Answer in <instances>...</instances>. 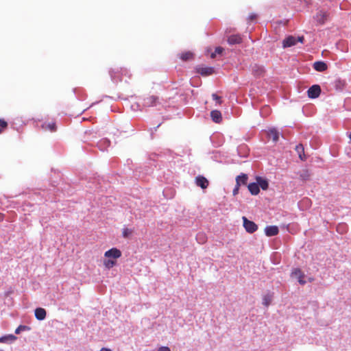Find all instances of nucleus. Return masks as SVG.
I'll return each instance as SVG.
<instances>
[{"label": "nucleus", "mask_w": 351, "mask_h": 351, "mask_svg": "<svg viewBox=\"0 0 351 351\" xmlns=\"http://www.w3.org/2000/svg\"><path fill=\"white\" fill-rule=\"evenodd\" d=\"M265 305H267V306L269 304V303H268L267 300H265Z\"/></svg>", "instance_id": "58836bf2"}, {"label": "nucleus", "mask_w": 351, "mask_h": 351, "mask_svg": "<svg viewBox=\"0 0 351 351\" xmlns=\"http://www.w3.org/2000/svg\"><path fill=\"white\" fill-rule=\"evenodd\" d=\"M210 117L212 120L217 123H219L222 121L221 113L219 110H212L210 112Z\"/></svg>", "instance_id": "ddd939ff"}, {"label": "nucleus", "mask_w": 351, "mask_h": 351, "mask_svg": "<svg viewBox=\"0 0 351 351\" xmlns=\"http://www.w3.org/2000/svg\"><path fill=\"white\" fill-rule=\"evenodd\" d=\"M240 186L241 185H238L237 183L236 184V186H235L234 189H233V192H232L234 195H236L237 194H238Z\"/></svg>", "instance_id": "f704fd0d"}, {"label": "nucleus", "mask_w": 351, "mask_h": 351, "mask_svg": "<svg viewBox=\"0 0 351 351\" xmlns=\"http://www.w3.org/2000/svg\"><path fill=\"white\" fill-rule=\"evenodd\" d=\"M101 143H104V145H106V146H109V145H110V141H108V139H106V138H105V139H103V140L100 141V142H99V147H101Z\"/></svg>", "instance_id": "473e14b6"}, {"label": "nucleus", "mask_w": 351, "mask_h": 351, "mask_svg": "<svg viewBox=\"0 0 351 351\" xmlns=\"http://www.w3.org/2000/svg\"><path fill=\"white\" fill-rule=\"evenodd\" d=\"M223 50H224V49H223V47H216L215 52L216 53V54H217H217H221V53H223Z\"/></svg>", "instance_id": "72a5a7b5"}, {"label": "nucleus", "mask_w": 351, "mask_h": 351, "mask_svg": "<svg viewBox=\"0 0 351 351\" xmlns=\"http://www.w3.org/2000/svg\"><path fill=\"white\" fill-rule=\"evenodd\" d=\"M279 230L276 226H269L265 228V233L267 237L276 236Z\"/></svg>", "instance_id": "9b49d317"}, {"label": "nucleus", "mask_w": 351, "mask_h": 351, "mask_svg": "<svg viewBox=\"0 0 351 351\" xmlns=\"http://www.w3.org/2000/svg\"><path fill=\"white\" fill-rule=\"evenodd\" d=\"M158 104V97L156 95H149L144 98L143 106L145 107L155 106Z\"/></svg>", "instance_id": "39448f33"}, {"label": "nucleus", "mask_w": 351, "mask_h": 351, "mask_svg": "<svg viewBox=\"0 0 351 351\" xmlns=\"http://www.w3.org/2000/svg\"><path fill=\"white\" fill-rule=\"evenodd\" d=\"M300 178L302 181L308 180L311 176V173L308 169H302L299 173Z\"/></svg>", "instance_id": "4be33fe9"}, {"label": "nucleus", "mask_w": 351, "mask_h": 351, "mask_svg": "<svg viewBox=\"0 0 351 351\" xmlns=\"http://www.w3.org/2000/svg\"><path fill=\"white\" fill-rule=\"evenodd\" d=\"M247 179H248V177H247V174L241 173V175H239L237 177L236 182L238 184V185L246 184Z\"/></svg>", "instance_id": "aec40b11"}, {"label": "nucleus", "mask_w": 351, "mask_h": 351, "mask_svg": "<svg viewBox=\"0 0 351 351\" xmlns=\"http://www.w3.org/2000/svg\"><path fill=\"white\" fill-rule=\"evenodd\" d=\"M243 222V227L245 230L249 233H253L258 229V226L252 221H250L246 217H242Z\"/></svg>", "instance_id": "20e7f679"}, {"label": "nucleus", "mask_w": 351, "mask_h": 351, "mask_svg": "<svg viewBox=\"0 0 351 351\" xmlns=\"http://www.w3.org/2000/svg\"><path fill=\"white\" fill-rule=\"evenodd\" d=\"M16 339V337L13 335H8L0 337V343H6L9 341H14Z\"/></svg>", "instance_id": "a878e982"}, {"label": "nucleus", "mask_w": 351, "mask_h": 351, "mask_svg": "<svg viewBox=\"0 0 351 351\" xmlns=\"http://www.w3.org/2000/svg\"><path fill=\"white\" fill-rule=\"evenodd\" d=\"M132 234V230L129 228H123L122 235L124 238L129 237Z\"/></svg>", "instance_id": "bb28decb"}, {"label": "nucleus", "mask_w": 351, "mask_h": 351, "mask_svg": "<svg viewBox=\"0 0 351 351\" xmlns=\"http://www.w3.org/2000/svg\"><path fill=\"white\" fill-rule=\"evenodd\" d=\"M180 58L183 61H189L193 58V53L191 51H186L180 54Z\"/></svg>", "instance_id": "b1692460"}, {"label": "nucleus", "mask_w": 351, "mask_h": 351, "mask_svg": "<svg viewBox=\"0 0 351 351\" xmlns=\"http://www.w3.org/2000/svg\"><path fill=\"white\" fill-rule=\"evenodd\" d=\"M340 226L337 227V230L339 231V229L340 228Z\"/></svg>", "instance_id": "ea45409f"}, {"label": "nucleus", "mask_w": 351, "mask_h": 351, "mask_svg": "<svg viewBox=\"0 0 351 351\" xmlns=\"http://www.w3.org/2000/svg\"><path fill=\"white\" fill-rule=\"evenodd\" d=\"M195 184L202 189H206L208 186L209 182L203 176H198L195 178Z\"/></svg>", "instance_id": "1a4fd4ad"}, {"label": "nucleus", "mask_w": 351, "mask_h": 351, "mask_svg": "<svg viewBox=\"0 0 351 351\" xmlns=\"http://www.w3.org/2000/svg\"><path fill=\"white\" fill-rule=\"evenodd\" d=\"M110 73L112 78L114 80L120 82H122L123 80L127 81V80L125 79L123 77L128 75V71L125 69H120V71H119L118 69L117 71L112 70L110 71Z\"/></svg>", "instance_id": "7ed1b4c3"}, {"label": "nucleus", "mask_w": 351, "mask_h": 351, "mask_svg": "<svg viewBox=\"0 0 351 351\" xmlns=\"http://www.w3.org/2000/svg\"><path fill=\"white\" fill-rule=\"evenodd\" d=\"M313 68L315 70L322 72L327 69L328 66L327 64L322 61H317L314 62L313 64Z\"/></svg>", "instance_id": "2eb2a0df"}, {"label": "nucleus", "mask_w": 351, "mask_h": 351, "mask_svg": "<svg viewBox=\"0 0 351 351\" xmlns=\"http://www.w3.org/2000/svg\"><path fill=\"white\" fill-rule=\"evenodd\" d=\"M158 351H171L170 348L167 346H162L158 348Z\"/></svg>", "instance_id": "e433bc0d"}, {"label": "nucleus", "mask_w": 351, "mask_h": 351, "mask_svg": "<svg viewBox=\"0 0 351 351\" xmlns=\"http://www.w3.org/2000/svg\"><path fill=\"white\" fill-rule=\"evenodd\" d=\"M242 38L239 35H232L228 37V42L230 45L241 43Z\"/></svg>", "instance_id": "6ab92c4d"}, {"label": "nucleus", "mask_w": 351, "mask_h": 351, "mask_svg": "<svg viewBox=\"0 0 351 351\" xmlns=\"http://www.w3.org/2000/svg\"><path fill=\"white\" fill-rule=\"evenodd\" d=\"M121 252L119 249L113 247L106 251L104 254V256L106 258L117 259L121 256Z\"/></svg>", "instance_id": "423d86ee"}, {"label": "nucleus", "mask_w": 351, "mask_h": 351, "mask_svg": "<svg viewBox=\"0 0 351 351\" xmlns=\"http://www.w3.org/2000/svg\"><path fill=\"white\" fill-rule=\"evenodd\" d=\"M257 19V14H254V13H252L249 15L248 16V20L250 21H252L254 20H256Z\"/></svg>", "instance_id": "2f4dec72"}, {"label": "nucleus", "mask_w": 351, "mask_h": 351, "mask_svg": "<svg viewBox=\"0 0 351 351\" xmlns=\"http://www.w3.org/2000/svg\"><path fill=\"white\" fill-rule=\"evenodd\" d=\"M27 327L25 326L20 325L16 330L15 333L19 334L21 330H24Z\"/></svg>", "instance_id": "7c9ffc66"}, {"label": "nucleus", "mask_w": 351, "mask_h": 351, "mask_svg": "<svg viewBox=\"0 0 351 351\" xmlns=\"http://www.w3.org/2000/svg\"><path fill=\"white\" fill-rule=\"evenodd\" d=\"M7 128L8 123L3 119H0V134Z\"/></svg>", "instance_id": "cd10ccee"}, {"label": "nucleus", "mask_w": 351, "mask_h": 351, "mask_svg": "<svg viewBox=\"0 0 351 351\" xmlns=\"http://www.w3.org/2000/svg\"><path fill=\"white\" fill-rule=\"evenodd\" d=\"M304 40V36L295 37L293 36H289L282 42V47L284 48L290 47L295 45L298 42L303 43Z\"/></svg>", "instance_id": "f03ea898"}, {"label": "nucleus", "mask_w": 351, "mask_h": 351, "mask_svg": "<svg viewBox=\"0 0 351 351\" xmlns=\"http://www.w3.org/2000/svg\"><path fill=\"white\" fill-rule=\"evenodd\" d=\"M321 93V88L319 85H313L309 88L307 94L309 98L315 99L319 96Z\"/></svg>", "instance_id": "0eeeda50"}, {"label": "nucleus", "mask_w": 351, "mask_h": 351, "mask_svg": "<svg viewBox=\"0 0 351 351\" xmlns=\"http://www.w3.org/2000/svg\"><path fill=\"white\" fill-rule=\"evenodd\" d=\"M205 236L203 234H199L197 236V239L200 240L202 243L204 242Z\"/></svg>", "instance_id": "c9c22d12"}, {"label": "nucleus", "mask_w": 351, "mask_h": 351, "mask_svg": "<svg viewBox=\"0 0 351 351\" xmlns=\"http://www.w3.org/2000/svg\"><path fill=\"white\" fill-rule=\"evenodd\" d=\"M256 183L259 188L261 187L263 190H267L268 189L269 183L267 180L261 177H256Z\"/></svg>", "instance_id": "f3484780"}, {"label": "nucleus", "mask_w": 351, "mask_h": 351, "mask_svg": "<svg viewBox=\"0 0 351 351\" xmlns=\"http://www.w3.org/2000/svg\"><path fill=\"white\" fill-rule=\"evenodd\" d=\"M107 258L108 259H106L104 261V265L106 268L110 269L116 265V259L110 258Z\"/></svg>", "instance_id": "393cba45"}, {"label": "nucleus", "mask_w": 351, "mask_h": 351, "mask_svg": "<svg viewBox=\"0 0 351 351\" xmlns=\"http://www.w3.org/2000/svg\"><path fill=\"white\" fill-rule=\"evenodd\" d=\"M46 311L43 308H37L35 310V317L38 320H43L46 317Z\"/></svg>", "instance_id": "dca6fc26"}, {"label": "nucleus", "mask_w": 351, "mask_h": 351, "mask_svg": "<svg viewBox=\"0 0 351 351\" xmlns=\"http://www.w3.org/2000/svg\"><path fill=\"white\" fill-rule=\"evenodd\" d=\"M215 56H216V53L215 52L212 53L211 55H210L211 58H215Z\"/></svg>", "instance_id": "4c0bfd02"}, {"label": "nucleus", "mask_w": 351, "mask_h": 351, "mask_svg": "<svg viewBox=\"0 0 351 351\" xmlns=\"http://www.w3.org/2000/svg\"><path fill=\"white\" fill-rule=\"evenodd\" d=\"M41 127L45 130H49L51 132H55L56 130V125L54 122L48 123H45L42 125Z\"/></svg>", "instance_id": "5701e85b"}, {"label": "nucleus", "mask_w": 351, "mask_h": 351, "mask_svg": "<svg viewBox=\"0 0 351 351\" xmlns=\"http://www.w3.org/2000/svg\"><path fill=\"white\" fill-rule=\"evenodd\" d=\"M247 188L252 195H256L260 192L259 186L256 182L250 183Z\"/></svg>", "instance_id": "a211bd4d"}, {"label": "nucleus", "mask_w": 351, "mask_h": 351, "mask_svg": "<svg viewBox=\"0 0 351 351\" xmlns=\"http://www.w3.org/2000/svg\"><path fill=\"white\" fill-rule=\"evenodd\" d=\"M349 137L351 139V133L350 134Z\"/></svg>", "instance_id": "a19ab883"}, {"label": "nucleus", "mask_w": 351, "mask_h": 351, "mask_svg": "<svg viewBox=\"0 0 351 351\" xmlns=\"http://www.w3.org/2000/svg\"><path fill=\"white\" fill-rule=\"evenodd\" d=\"M252 72L255 77H259L264 75L265 69L262 66L254 64L252 66Z\"/></svg>", "instance_id": "9d476101"}, {"label": "nucleus", "mask_w": 351, "mask_h": 351, "mask_svg": "<svg viewBox=\"0 0 351 351\" xmlns=\"http://www.w3.org/2000/svg\"><path fill=\"white\" fill-rule=\"evenodd\" d=\"M330 14L328 11L319 10L313 16L314 20L318 25H324L329 19Z\"/></svg>", "instance_id": "f257e3e1"}, {"label": "nucleus", "mask_w": 351, "mask_h": 351, "mask_svg": "<svg viewBox=\"0 0 351 351\" xmlns=\"http://www.w3.org/2000/svg\"><path fill=\"white\" fill-rule=\"evenodd\" d=\"M197 72L202 75L207 76L214 73V69L213 67H199Z\"/></svg>", "instance_id": "4468645a"}, {"label": "nucleus", "mask_w": 351, "mask_h": 351, "mask_svg": "<svg viewBox=\"0 0 351 351\" xmlns=\"http://www.w3.org/2000/svg\"><path fill=\"white\" fill-rule=\"evenodd\" d=\"M270 110V108L267 106H265L261 109V114L263 116L266 117L269 114Z\"/></svg>", "instance_id": "c85d7f7f"}, {"label": "nucleus", "mask_w": 351, "mask_h": 351, "mask_svg": "<svg viewBox=\"0 0 351 351\" xmlns=\"http://www.w3.org/2000/svg\"><path fill=\"white\" fill-rule=\"evenodd\" d=\"M212 97L214 100H215L219 104H221L222 101L221 99V97L219 96H218L217 94L215 93H213L212 95Z\"/></svg>", "instance_id": "c756f323"}, {"label": "nucleus", "mask_w": 351, "mask_h": 351, "mask_svg": "<svg viewBox=\"0 0 351 351\" xmlns=\"http://www.w3.org/2000/svg\"><path fill=\"white\" fill-rule=\"evenodd\" d=\"M291 276L298 279V282L301 285H304L306 281L304 280L305 275L301 271V269L296 268L294 269L291 273Z\"/></svg>", "instance_id": "6e6552de"}, {"label": "nucleus", "mask_w": 351, "mask_h": 351, "mask_svg": "<svg viewBox=\"0 0 351 351\" xmlns=\"http://www.w3.org/2000/svg\"><path fill=\"white\" fill-rule=\"evenodd\" d=\"M268 136L274 142H276L279 138V133L276 129H271L268 132Z\"/></svg>", "instance_id": "412c9836"}, {"label": "nucleus", "mask_w": 351, "mask_h": 351, "mask_svg": "<svg viewBox=\"0 0 351 351\" xmlns=\"http://www.w3.org/2000/svg\"><path fill=\"white\" fill-rule=\"evenodd\" d=\"M295 151L298 153V156L302 161H305L307 159V157L304 154V148L302 144H298V145H296Z\"/></svg>", "instance_id": "f8f14e48"}]
</instances>
